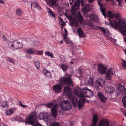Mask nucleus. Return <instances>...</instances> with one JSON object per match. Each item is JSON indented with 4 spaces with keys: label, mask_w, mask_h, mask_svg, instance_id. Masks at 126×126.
Instances as JSON below:
<instances>
[{
    "label": "nucleus",
    "mask_w": 126,
    "mask_h": 126,
    "mask_svg": "<svg viewBox=\"0 0 126 126\" xmlns=\"http://www.w3.org/2000/svg\"><path fill=\"white\" fill-rule=\"evenodd\" d=\"M44 0L46 2L48 0Z\"/></svg>",
    "instance_id": "e2e57ef3"
},
{
    "label": "nucleus",
    "mask_w": 126,
    "mask_h": 126,
    "mask_svg": "<svg viewBox=\"0 0 126 126\" xmlns=\"http://www.w3.org/2000/svg\"><path fill=\"white\" fill-rule=\"evenodd\" d=\"M100 10L102 14H103L105 17L106 18V14L105 13L106 11V9H105L104 7V6H103L102 7H100Z\"/></svg>",
    "instance_id": "393cba45"
},
{
    "label": "nucleus",
    "mask_w": 126,
    "mask_h": 126,
    "mask_svg": "<svg viewBox=\"0 0 126 126\" xmlns=\"http://www.w3.org/2000/svg\"><path fill=\"white\" fill-rule=\"evenodd\" d=\"M125 86V84L124 82H122L117 87V88H118L119 91L120 92H122Z\"/></svg>",
    "instance_id": "aec40b11"
},
{
    "label": "nucleus",
    "mask_w": 126,
    "mask_h": 126,
    "mask_svg": "<svg viewBox=\"0 0 126 126\" xmlns=\"http://www.w3.org/2000/svg\"><path fill=\"white\" fill-rule=\"evenodd\" d=\"M83 0H77V1L74 3V4L71 7V11L73 13H75V11L79 9V5L80 2L81 3V5L83 6Z\"/></svg>",
    "instance_id": "9d476101"
},
{
    "label": "nucleus",
    "mask_w": 126,
    "mask_h": 126,
    "mask_svg": "<svg viewBox=\"0 0 126 126\" xmlns=\"http://www.w3.org/2000/svg\"><path fill=\"white\" fill-rule=\"evenodd\" d=\"M77 17L79 19V21L81 23L83 21V18L80 12H78L77 14Z\"/></svg>",
    "instance_id": "b1692460"
},
{
    "label": "nucleus",
    "mask_w": 126,
    "mask_h": 126,
    "mask_svg": "<svg viewBox=\"0 0 126 126\" xmlns=\"http://www.w3.org/2000/svg\"><path fill=\"white\" fill-rule=\"evenodd\" d=\"M27 53L28 54H37V55H41L43 54V52L42 51H33L32 49L30 48L26 50Z\"/></svg>",
    "instance_id": "f8f14e48"
},
{
    "label": "nucleus",
    "mask_w": 126,
    "mask_h": 126,
    "mask_svg": "<svg viewBox=\"0 0 126 126\" xmlns=\"http://www.w3.org/2000/svg\"><path fill=\"white\" fill-rule=\"evenodd\" d=\"M59 84L53 86V90L55 93H59L61 92V86L63 87L64 85L67 84L69 86H72L73 85L70 76L69 75H67L65 77L61 78L59 80Z\"/></svg>",
    "instance_id": "7ed1b4c3"
},
{
    "label": "nucleus",
    "mask_w": 126,
    "mask_h": 126,
    "mask_svg": "<svg viewBox=\"0 0 126 126\" xmlns=\"http://www.w3.org/2000/svg\"><path fill=\"white\" fill-rule=\"evenodd\" d=\"M90 126H97V125L92 123Z\"/></svg>",
    "instance_id": "5fc2aeb1"
},
{
    "label": "nucleus",
    "mask_w": 126,
    "mask_h": 126,
    "mask_svg": "<svg viewBox=\"0 0 126 126\" xmlns=\"http://www.w3.org/2000/svg\"><path fill=\"white\" fill-rule=\"evenodd\" d=\"M53 104L52 103H50L48 104L47 105V107L48 108H50L53 107L51 109V113L54 118L56 117L57 115V109L58 107L56 105H55L53 106Z\"/></svg>",
    "instance_id": "6e6552de"
},
{
    "label": "nucleus",
    "mask_w": 126,
    "mask_h": 126,
    "mask_svg": "<svg viewBox=\"0 0 126 126\" xmlns=\"http://www.w3.org/2000/svg\"><path fill=\"white\" fill-rule=\"evenodd\" d=\"M97 95L99 98L102 102H106L107 98L104 96L102 93L99 92L97 93Z\"/></svg>",
    "instance_id": "ddd939ff"
},
{
    "label": "nucleus",
    "mask_w": 126,
    "mask_h": 126,
    "mask_svg": "<svg viewBox=\"0 0 126 126\" xmlns=\"http://www.w3.org/2000/svg\"><path fill=\"white\" fill-rule=\"evenodd\" d=\"M51 76V72L48 71L47 73V74L46 75V76H47L48 77H49Z\"/></svg>",
    "instance_id": "37998d69"
},
{
    "label": "nucleus",
    "mask_w": 126,
    "mask_h": 126,
    "mask_svg": "<svg viewBox=\"0 0 126 126\" xmlns=\"http://www.w3.org/2000/svg\"><path fill=\"white\" fill-rule=\"evenodd\" d=\"M124 52H125V54H126V49L125 50Z\"/></svg>",
    "instance_id": "680f3d73"
},
{
    "label": "nucleus",
    "mask_w": 126,
    "mask_h": 126,
    "mask_svg": "<svg viewBox=\"0 0 126 126\" xmlns=\"http://www.w3.org/2000/svg\"><path fill=\"white\" fill-rule=\"evenodd\" d=\"M96 83H98V85L101 87H103L105 85V82L101 78H99L97 80Z\"/></svg>",
    "instance_id": "6ab92c4d"
},
{
    "label": "nucleus",
    "mask_w": 126,
    "mask_h": 126,
    "mask_svg": "<svg viewBox=\"0 0 126 126\" xmlns=\"http://www.w3.org/2000/svg\"><path fill=\"white\" fill-rule=\"evenodd\" d=\"M63 38L65 40V41L68 44H72V41H70V39L67 38L66 36L64 35H63Z\"/></svg>",
    "instance_id": "bb28decb"
},
{
    "label": "nucleus",
    "mask_w": 126,
    "mask_h": 126,
    "mask_svg": "<svg viewBox=\"0 0 126 126\" xmlns=\"http://www.w3.org/2000/svg\"><path fill=\"white\" fill-rule=\"evenodd\" d=\"M32 8H36L38 10H40L41 7L38 6L37 3L34 2L32 3L31 5Z\"/></svg>",
    "instance_id": "4be33fe9"
},
{
    "label": "nucleus",
    "mask_w": 126,
    "mask_h": 126,
    "mask_svg": "<svg viewBox=\"0 0 126 126\" xmlns=\"http://www.w3.org/2000/svg\"><path fill=\"white\" fill-rule=\"evenodd\" d=\"M48 10L47 12L49 13L50 16L51 17L55 18L56 15L52 10L50 9H48Z\"/></svg>",
    "instance_id": "a878e982"
},
{
    "label": "nucleus",
    "mask_w": 126,
    "mask_h": 126,
    "mask_svg": "<svg viewBox=\"0 0 126 126\" xmlns=\"http://www.w3.org/2000/svg\"><path fill=\"white\" fill-rule=\"evenodd\" d=\"M69 3L71 5L72 4V3L74 2V0H69Z\"/></svg>",
    "instance_id": "49530a36"
},
{
    "label": "nucleus",
    "mask_w": 126,
    "mask_h": 126,
    "mask_svg": "<svg viewBox=\"0 0 126 126\" xmlns=\"http://www.w3.org/2000/svg\"><path fill=\"white\" fill-rule=\"evenodd\" d=\"M109 123L106 119L102 120L100 122L98 126H109Z\"/></svg>",
    "instance_id": "2eb2a0df"
},
{
    "label": "nucleus",
    "mask_w": 126,
    "mask_h": 126,
    "mask_svg": "<svg viewBox=\"0 0 126 126\" xmlns=\"http://www.w3.org/2000/svg\"><path fill=\"white\" fill-rule=\"evenodd\" d=\"M60 44H62L63 42V41H60Z\"/></svg>",
    "instance_id": "13d9d810"
},
{
    "label": "nucleus",
    "mask_w": 126,
    "mask_h": 126,
    "mask_svg": "<svg viewBox=\"0 0 126 126\" xmlns=\"http://www.w3.org/2000/svg\"><path fill=\"white\" fill-rule=\"evenodd\" d=\"M48 71L46 70H43V73L46 76Z\"/></svg>",
    "instance_id": "a18cd8bd"
},
{
    "label": "nucleus",
    "mask_w": 126,
    "mask_h": 126,
    "mask_svg": "<svg viewBox=\"0 0 126 126\" xmlns=\"http://www.w3.org/2000/svg\"><path fill=\"white\" fill-rule=\"evenodd\" d=\"M13 113V110L11 109H9L6 111V114L7 115H9L12 114Z\"/></svg>",
    "instance_id": "cd10ccee"
},
{
    "label": "nucleus",
    "mask_w": 126,
    "mask_h": 126,
    "mask_svg": "<svg viewBox=\"0 0 126 126\" xmlns=\"http://www.w3.org/2000/svg\"><path fill=\"white\" fill-rule=\"evenodd\" d=\"M35 64L37 69H38L40 66V63L38 61H36L35 62Z\"/></svg>",
    "instance_id": "c9c22d12"
},
{
    "label": "nucleus",
    "mask_w": 126,
    "mask_h": 126,
    "mask_svg": "<svg viewBox=\"0 0 126 126\" xmlns=\"http://www.w3.org/2000/svg\"><path fill=\"white\" fill-rule=\"evenodd\" d=\"M48 113L46 112H41L39 113V118L40 120H43L45 121H48Z\"/></svg>",
    "instance_id": "9b49d317"
},
{
    "label": "nucleus",
    "mask_w": 126,
    "mask_h": 126,
    "mask_svg": "<svg viewBox=\"0 0 126 126\" xmlns=\"http://www.w3.org/2000/svg\"><path fill=\"white\" fill-rule=\"evenodd\" d=\"M71 126H72V124H71Z\"/></svg>",
    "instance_id": "774afa93"
},
{
    "label": "nucleus",
    "mask_w": 126,
    "mask_h": 126,
    "mask_svg": "<svg viewBox=\"0 0 126 126\" xmlns=\"http://www.w3.org/2000/svg\"><path fill=\"white\" fill-rule=\"evenodd\" d=\"M105 90L106 93L108 94H111L114 92V88L113 87L107 86L105 88Z\"/></svg>",
    "instance_id": "4468645a"
},
{
    "label": "nucleus",
    "mask_w": 126,
    "mask_h": 126,
    "mask_svg": "<svg viewBox=\"0 0 126 126\" xmlns=\"http://www.w3.org/2000/svg\"><path fill=\"white\" fill-rule=\"evenodd\" d=\"M97 2L98 3V5L100 6V7H102L104 6V5L101 3L100 1H99V0H98Z\"/></svg>",
    "instance_id": "79ce46f5"
},
{
    "label": "nucleus",
    "mask_w": 126,
    "mask_h": 126,
    "mask_svg": "<svg viewBox=\"0 0 126 126\" xmlns=\"http://www.w3.org/2000/svg\"><path fill=\"white\" fill-rule=\"evenodd\" d=\"M3 39H4L5 40H7V39L6 38V36H4V35H3Z\"/></svg>",
    "instance_id": "864d4df0"
},
{
    "label": "nucleus",
    "mask_w": 126,
    "mask_h": 126,
    "mask_svg": "<svg viewBox=\"0 0 126 126\" xmlns=\"http://www.w3.org/2000/svg\"><path fill=\"white\" fill-rule=\"evenodd\" d=\"M98 120V118L97 115L96 114H95L93 115L92 118V124H96Z\"/></svg>",
    "instance_id": "412c9836"
},
{
    "label": "nucleus",
    "mask_w": 126,
    "mask_h": 126,
    "mask_svg": "<svg viewBox=\"0 0 126 126\" xmlns=\"http://www.w3.org/2000/svg\"><path fill=\"white\" fill-rule=\"evenodd\" d=\"M3 126H7V125H4Z\"/></svg>",
    "instance_id": "69168bd1"
},
{
    "label": "nucleus",
    "mask_w": 126,
    "mask_h": 126,
    "mask_svg": "<svg viewBox=\"0 0 126 126\" xmlns=\"http://www.w3.org/2000/svg\"><path fill=\"white\" fill-rule=\"evenodd\" d=\"M45 54L46 55L50 56L51 58H53V54L52 53L50 54V52L49 51L45 52Z\"/></svg>",
    "instance_id": "c756f323"
},
{
    "label": "nucleus",
    "mask_w": 126,
    "mask_h": 126,
    "mask_svg": "<svg viewBox=\"0 0 126 126\" xmlns=\"http://www.w3.org/2000/svg\"><path fill=\"white\" fill-rule=\"evenodd\" d=\"M95 0H88V1L89 3H92L94 2Z\"/></svg>",
    "instance_id": "09e8293b"
},
{
    "label": "nucleus",
    "mask_w": 126,
    "mask_h": 126,
    "mask_svg": "<svg viewBox=\"0 0 126 126\" xmlns=\"http://www.w3.org/2000/svg\"><path fill=\"white\" fill-rule=\"evenodd\" d=\"M116 1L117 2V1H120L121 0H116Z\"/></svg>",
    "instance_id": "bf43d9fd"
},
{
    "label": "nucleus",
    "mask_w": 126,
    "mask_h": 126,
    "mask_svg": "<svg viewBox=\"0 0 126 126\" xmlns=\"http://www.w3.org/2000/svg\"><path fill=\"white\" fill-rule=\"evenodd\" d=\"M87 24L90 26L93 27L94 26L93 24L89 21L88 22Z\"/></svg>",
    "instance_id": "58836bf2"
},
{
    "label": "nucleus",
    "mask_w": 126,
    "mask_h": 126,
    "mask_svg": "<svg viewBox=\"0 0 126 126\" xmlns=\"http://www.w3.org/2000/svg\"><path fill=\"white\" fill-rule=\"evenodd\" d=\"M122 66L123 67L126 69V61L123 59H122Z\"/></svg>",
    "instance_id": "f704fd0d"
},
{
    "label": "nucleus",
    "mask_w": 126,
    "mask_h": 126,
    "mask_svg": "<svg viewBox=\"0 0 126 126\" xmlns=\"http://www.w3.org/2000/svg\"><path fill=\"white\" fill-rule=\"evenodd\" d=\"M108 16L110 18L109 19V22L111 25L120 29L122 31V34L126 35V25L125 21L120 19V16L117 14L114 15L113 13L109 11H108Z\"/></svg>",
    "instance_id": "f257e3e1"
},
{
    "label": "nucleus",
    "mask_w": 126,
    "mask_h": 126,
    "mask_svg": "<svg viewBox=\"0 0 126 126\" xmlns=\"http://www.w3.org/2000/svg\"><path fill=\"white\" fill-rule=\"evenodd\" d=\"M19 105L23 107L24 108H26L28 107V106L26 105H24L22 104V103L21 102H19Z\"/></svg>",
    "instance_id": "4c0bfd02"
},
{
    "label": "nucleus",
    "mask_w": 126,
    "mask_h": 126,
    "mask_svg": "<svg viewBox=\"0 0 126 126\" xmlns=\"http://www.w3.org/2000/svg\"><path fill=\"white\" fill-rule=\"evenodd\" d=\"M77 32L79 38H82L85 36L83 30L80 27L77 29Z\"/></svg>",
    "instance_id": "dca6fc26"
},
{
    "label": "nucleus",
    "mask_w": 126,
    "mask_h": 126,
    "mask_svg": "<svg viewBox=\"0 0 126 126\" xmlns=\"http://www.w3.org/2000/svg\"><path fill=\"white\" fill-rule=\"evenodd\" d=\"M74 93L80 99L78 102L77 105L79 109H81L84 106L85 102H89L88 100L86 101L84 98H82L84 97L90 98L93 94V92L86 87L81 89L80 88H76L74 90Z\"/></svg>",
    "instance_id": "f03ea898"
},
{
    "label": "nucleus",
    "mask_w": 126,
    "mask_h": 126,
    "mask_svg": "<svg viewBox=\"0 0 126 126\" xmlns=\"http://www.w3.org/2000/svg\"><path fill=\"white\" fill-rule=\"evenodd\" d=\"M9 45L13 48L16 49L21 48L22 47V43L19 42L17 40H15L9 43Z\"/></svg>",
    "instance_id": "1a4fd4ad"
},
{
    "label": "nucleus",
    "mask_w": 126,
    "mask_h": 126,
    "mask_svg": "<svg viewBox=\"0 0 126 126\" xmlns=\"http://www.w3.org/2000/svg\"><path fill=\"white\" fill-rule=\"evenodd\" d=\"M90 6L89 4L85 5L82 10V13L84 14V16L86 17H89L90 20L95 23H98L99 21L97 15L95 14H86L90 11Z\"/></svg>",
    "instance_id": "39448f33"
},
{
    "label": "nucleus",
    "mask_w": 126,
    "mask_h": 126,
    "mask_svg": "<svg viewBox=\"0 0 126 126\" xmlns=\"http://www.w3.org/2000/svg\"><path fill=\"white\" fill-rule=\"evenodd\" d=\"M95 28L97 30H100L101 33L105 37H107V35H106V31L104 28L101 27L96 26H95Z\"/></svg>",
    "instance_id": "a211bd4d"
},
{
    "label": "nucleus",
    "mask_w": 126,
    "mask_h": 126,
    "mask_svg": "<svg viewBox=\"0 0 126 126\" xmlns=\"http://www.w3.org/2000/svg\"><path fill=\"white\" fill-rule=\"evenodd\" d=\"M59 105L61 110H69L71 107L70 102L67 100L61 101L59 103Z\"/></svg>",
    "instance_id": "0eeeda50"
},
{
    "label": "nucleus",
    "mask_w": 126,
    "mask_h": 126,
    "mask_svg": "<svg viewBox=\"0 0 126 126\" xmlns=\"http://www.w3.org/2000/svg\"><path fill=\"white\" fill-rule=\"evenodd\" d=\"M59 66L63 70L64 72L66 71L68 68V66L66 64H60Z\"/></svg>",
    "instance_id": "5701e85b"
},
{
    "label": "nucleus",
    "mask_w": 126,
    "mask_h": 126,
    "mask_svg": "<svg viewBox=\"0 0 126 126\" xmlns=\"http://www.w3.org/2000/svg\"><path fill=\"white\" fill-rule=\"evenodd\" d=\"M88 84L91 85H92L93 84V81L92 80L91 81H88Z\"/></svg>",
    "instance_id": "de8ad7c7"
},
{
    "label": "nucleus",
    "mask_w": 126,
    "mask_h": 126,
    "mask_svg": "<svg viewBox=\"0 0 126 126\" xmlns=\"http://www.w3.org/2000/svg\"><path fill=\"white\" fill-rule=\"evenodd\" d=\"M71 64H73L74 63V62L73 61H71Z\"/></svg>",
    "instance_id": "052dcab7"
},
{
    "label": "nucleus",
    "mask_w": 126,
    "mask_h": 126,
    "mask_svg": "<svg viewBox=\"0 0 126 126\" xmlns=\"http://www.w3.org/2000/svg\"><path fill=\"white\" fill-rule=\"evenodd\" d=\"M122 101L124 107L126 108V96L123 98Z\"/></svg>",
    "instance_id": "c85d7f7f"
},
{
    "label": "nucleus",
    "mask_w": 126,
    "mask_h": 126,
    "mask_svg": "<svg viewBox=\"0 0 126 126\" xmlns=\"http://www.w3.org/2000/svg\"><path fill=\"white\" fill-rule=\"evenodd\" d=\"M75 24L76 25V26H78L79 25V23L77 22H76Z\"/></svg>",
    "instance_id": "6e6d98bb"
},
{
    "label": "nucleus",
    "mask_w": 126,
    "mask_h": 126,
    "mask_svg": "<svg viewBox=\"0 0 126 126\" xmlns=\"http://www.w3.org/2000/svg\"><path fill=\"white\" fill-rule=\"evenodd\" d=\"M0 3L1 4H4L5 3V2L2 0H0Z\"/></svg>",
    "instance_id": "3c124183"
},
{
    "label": "nucleus",
    "mask_w": 126,
    "mask_h": 126,
    "mask_svg": "<svg viewBox=\"0 0 126 126\" xmlns=\"http://www.w3.org/2000/svg\"><path fill=\"white\" fill-rule=\"evenodd\" d=\"M60 24L63 27L66 24L65 23L63 22V20L61 17H60Z\"/></svg>",
    "instance_id": "7c9ffc66"
},
{
    "label": "nucleus",
    "mask_w": 126,
    "mask_h": 126,
    "mask_svg": "<svg viewBox=\"0 0 126 126\" xmlns=\"http://www.w3.org/2000/svg\"><path fill=\"white\" fill-rule=\"evenodd\" d=\"M59 114H60L61 115H62L63 114V112H62V111H61V110H60V111H59Z\"/></svg>",
    "instance_id": "603ef678"
},
{
    "label": "nucleus",
    "mask_w": 126,
    "mask_h": 126,
    "mask_svg": "<svg viewBox=\"0 0 126 126\" xmlns=\"http://www.w3.org/2000/svg\"><path fill=\"white\" fill-rule=\"evenodd\" d=\"M64 31L65 32V34L66 36L67 35V30L66 29H64Z\"/></svg>",
    "instance_id": "8fccbe9b"
},
{
    "label": "nucleus",
    "mask_w": 126,
    "mask_h": 126,
    "mask_svg": "<svg viewBox=\"0 0 126 126\" xmlns=\"http://www.w3.org/2000/svg\"><path fill=\"white\" fill-rule=\"evenodd\" d=\"M6 59L7 61L11 63H14V60L9 57H7L6 58Z\"/></svg>",
    "instance_id": "e433bc0d"
},
{
    "label": "nucleus",
    "mask_w": 126,
    "mask_h": 126,
    "mask_svg": "<svg viewBox=\"0 0 126 126\" xmlns=\"http://www.w3.org/2000/svg\"><path fill=\"white\" fill-rule=\"evenodd\" d=\"M79 74L81 76H82V75L83 73V71H82V70L80 68H79Z\"/></svg>",
    "instance_id": "ea45409f"
},
{
    "label": "nucleus",
    "mask_w": 126,
    "mask_h": 126,
    "mask_svg": "<svg viewBox=\"0 0 126 126\" xmlns=\"http://www.w3.org/2000/svg\"><path fill=\"white\" fill-rule=\"evenodd\" d=\"M33 45H34V46H36V44H33Z\"/></svg>",
    "instance_id": "338daca9"
},
{
    "label": "nucleus",
    "mask_w": 126,
    "mask_h": 126,
    "mask_svg": "<svg viewBox=\"0 0 126 126\" xmlns=\"http://www.w3.org/2000/svg\"><path fill=\"white\" fill-rule=\"evenodd\" d=\"M58 0H48L46 2L49 5L52 6H55L56 5L57 2Z\"/></svg>",
    "instance_id": "f3484780"
},
{
    "label": "nucleus",
    "mask_w": 126,
    "mask_h": 126,
    "mask_svg": "<svg viewBox=\"0 0 126 126\" xmlns=\"http://www.w3.org/2000/svg\"><path fill=\"white\" fill-rule=\"evenodd\" d=\"M118 2V4L119 5L120 7L122 6V0H121L119 1H117Z\"/></svg>",
    "instance_id": "c03bdc74"
},
{
    "label": "nucleus",
    "mask_w": 126,
    "mask_h": 126,
    "mask_svg": "<svg viewBox=\"0 0 126 126\" xmlns=\"http://www.w3.org/2000/svg\"><path fill=\"white\" fill-rule=\"evenodd\" d=\"M65 0H61L62 1H64Z\"/></svg>",
    "instance_id": "0e129e2a"
},
{
    "label": "nucleus",
    "mask_w": 126,
    "mask_h": 126,
    "mask_svg": "<svg viewBox=\"0 0 126 126\" xmlns=\"http://www.w3.org/2000/svg\"><path fill=\"white\" fill-rule=\"evenodd\" d=\"M1 105L4 108L5 107H7L8 106L7 102L5 101H3L1 103Z\"/></svg>",
    "instance_id": "72a5a7b5"
},
{
    "label": "nucleus",
    "mask_w": 126,
    "mask_h": 126,
    "mask_svg": "<svg viewBox=\"0 0 126 126\" xmlns=\"http://www.w3.org/2000/svg\"><path fill=\"white\" fill-rule=\"evenodd\" d=\"M64 93L65 95L69 96V98L72 103L74 106L76 107L78 103V99L74 96L71 95V92L70 88L68 86L64 88Z\"/></svg>",
    "instance_id": "423d86ee"
},
{
    "label": "nucleus",
    "mask_w": 126,
    "mask_h": 126,
    "mask_svg": "<svg viewBox=\"0 0 126 126\" xmlns=\"http://www.w3.org/2000/svg\"><path fill=\"white\" fill-rule=\"evenodd\" d=\"M98 72L102 74H106L105 79L109 80L111 79L113 75V72L112 68H109L106 72L107 67L101 64H99L97 65Z\"/></svg>",
    "instance_id": "20e7f679"
},
{
    "label": "nucleus",
    "mask_w": 126,
    "mask_h": 126,
    "mask_svg": "<svg viewBox=\"0 0 126 126\" xmlns=\"http://www.w3.org/2000/svg\"><path fill=\"white\" fill-rule=\"evenodd\" d=\"M22 11L21 9H18L16 10V14L18 16H21L22 14Z\"/></svg>",
    "instance_id": "2f4dec72"
},
{
    "label": "nucleus",
    "mask_w": 126,
    "mask_h": 126,
    "mask_svg": "<svg viewBox=\"0 0 126 126\" xmlns=\"http://www.w3.org/2000/svg\"><path fill=\"white\" fill-rule=\"evenodd\" d=\"M51 126H60L59 123L58 122H53Z\"/></svg>",
    "instance_id": "473e14b6"
},
{
    "label": "nucleus",
    "mask_w": 126,
    "mask_h": 126,
    "mask_svg": "<svg viewBox=\"0 0 126 126\" xmlns=\"http://www.w3.org/2000/svg\"><path fill=\"white\" fill-rule=\"evenodd\" d=\"M124 40L125 42L126 43V37H125L124 38Z\"/></svg>",
    "instance_id": "4d7b16f0"
},
{
    "label": "nucleus",
    "mask_w": 126,
    "mask_h": 126,
    "mask_svg": "<svg viewBox=\"0 0 126 126\" xmlns=\"http://www.w3.org/2000/svg\"><path fill=\"white\" fill-rule=\"evenodd\" d=\"M16 119H17L20 121H23V119L20 116H17L16 117Z\"/></svg>",
    "instance_id": "a19ab883"
}]
</instances>
